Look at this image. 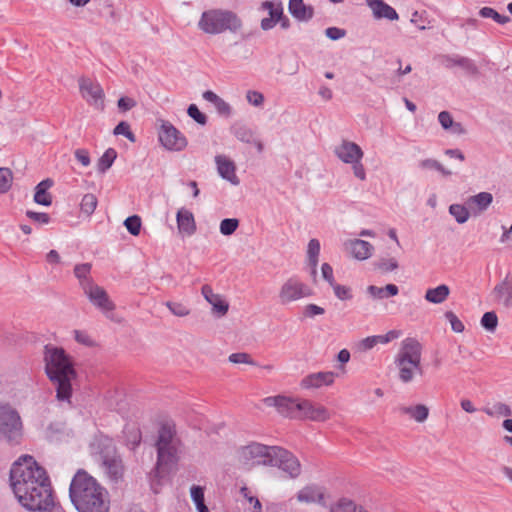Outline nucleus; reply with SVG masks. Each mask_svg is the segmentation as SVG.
I'll use <instances>...</instances> for the list:
<instances>
[{
  "mask_svg": "<svg viewBox=\"0 0 512 512\" xmlns=\"http://www.w3.org/2000/svg\"><path fill=\"white\" fill-rule=\"evenodd\" d=\"M310 295L311 291L307 285L296 278H289L280 288L279 301L286 305Z\"/></svg>",
  "mask_w": 512,
  "mask_h": 512,
  "instance_id": "f8f14e48",
  "label": "nucleus"
},
{
  "mask_svg": "<svg viewBox=\"0 0 512 512\" xmlns=\"http://www.w3.org/2000/svg\"><path fill=\"white\" fill-rule=\"evenodd\" d=\"M74 156L84 167H88L91 163L89 152L86 149H76Z\"/></svg>",
  "mask_w": 512,
  "mask_h": 512,
  "instance_id": "0e129e2a",
  "label": "nucleus"
},
{
  "mask_svg": "<svg viewBox=\"0 0 512 512\" xmlns=\"http://www.w3.org/2000/svg\"><path fill=\"white\" fill-rule=\"evenodd\" d=\"M481 325L489 332H494L498 325V317L494 311L486 312L481 318Z\"/></svg>",
  "mask_w": 512,
  "mask_h": 512,
  "instance_id": "49530a36",
  "label": "nucleus"
},
{
  "mask_svg": "<svg viewBox=\"0 0 512 512\" xmlns=\"http://www.w3.org/2000/svg\"><path fill=\"white\" fill-rule=\"evenodd\" d=\"M335 379V373L328 372H317L307 375L301 381V386L306 389L320 388L322 386H329L333 384Z\"/></svg>",
  "mask_w": 512,
  "mask_h": 512,
  "instance_id": "a878e982",
  "label": "nucleus"
},
{
  "mask_svg": "<svg viewBox=\"0 0 512 512\" xmlns=\"http://www.w3.org/2000/svg\"><path fill=\"white\" fill-rule=\"evenodd\" d=\"M117 157V153L113 148L107 149L99 158L97 168L100 173H105L113 164Z\"/></svg>",
  "mask_w": 512,
  "mask_h": 512,
  "instance_id": "ea45409f",
  "label": "nucleus"
},
{
  "mask_svg": "<svg viewBox=\"0 0 512 512\" xmlns=\"http://www.w3.org/2000/svg\"><path fill=\"white\" fill-rule=\"evenodd\" d=\"M320 254V242L317 239H311L308 243L307 257L309 265L312 268V274L316 275L318 258Z\"/></svg>",
  "mask_w": 512,
  "mask_h": 512,
  "instance_id": "4c0bfd02",
  "label": "nucleus"
},
{
  "mask_svg": "<svg viewBox=\"0 0 512 512\" xmlns=\"http://www.w3.org/2000/svg\"><path fill=\"white\" fill-rule=\"evenodd\" d=\"M165 305L170 312L177 317H185L190 314V309L182 303L168 301Z\"/></svg>",
  "mask_w": 512,
  "mask_h": 512,
  "instance_id": "8fccbe9b",
  "label": "nucleus"
},
{
  "mask_svg": "<svg viewBox=\"0 0 512 512\" xmlns=\"http://www.w3.org/2000/svg\"><path fill=\"white\" fill-rule=\"evenodd\" d=\"M0 435L12 444H18L23 436L21 417L10 405L0 406Z\"/></svg>",
  "mask_w": 512,
  "mask_h": 512,
  "instance_id": "6e6552de",
  "label": "nucleus"
},
{
  "mask_svg": "<svg viewBox=\"0 0 512 512\" xmlns=\"http://www.w3.org/2000/svg\"><path fill=\"white\" fill-rule=\"evenodd\" d=\"M179 444L174 428L169 425H162L156 442L157 463L155 469L157 475L168 471L178 462Z\"/></svg>",
  "mask_w": 512,
  "mask_h": 512,
  "instance_id": "20e7f679",
  "label": "nucleus"
},
{
  "mask_svg": "<svg viewBox=\"0 0 512 512\" xmlns=\"http://www.w3.org/2000/svg\"><path fill=\"white\" fill-rule=\"evenodd\" d=\"M100 463L104 473L111 481L118 482L120 479H122L125 467L118 453L103 459L100 461Z\"/></svg>",
  "mask_w": 512,
  "mask_h": 512,
  "instance_id": "412c9836",
  "label": "nucleus"
},
{
  "mask_svg": "<svg viewBox=\"0 0 512 512\" xmlns=\"http://www.w3.org/2000/svg\"><path fill=\"white\" fill-rule=\"evenodd\" d=\"M26 216L29 217L34 222L39 223V224L45 225L50 222V216L44 212H34L31 210H27Z\"/></svg>",
  "mask_w": 512,
  "mask_h": 512,
  "instance_id": "052dcab7",
  "label": "nucleus"
},
{
  "mask_svg": "<svg viewBox=\"0 0 512 512\" xmlns=\"http://www.w3.org/2000/svg\"><path fill=\"white\" fill-rule=\"evenodd\" d=\"M43 361L45 373L56 389L57 400L70 403L72 381L77 377L71 356L63 348L46 345Z\"/></svg>",
  "mask_w": 512,
  "mask_h": 512,
  "instance_id": "f03ea898",
  "label": "nucleus"
},
{
  "mask_svg": "<svg viewBox=\"0 0 512 512\" xmlns=\"http://www.w3.org/2000/svg\"><path fill=\"white\" fill-rule=\"evenodd\" d=\"M228 360L234 364H247L252 366L256 365L255 361L246 352L232 353Z\"/></svg>",
  "mask_w": 512,
  "mask_h": 512,
  "instance_id": "3c124183",
  "label": "nucleus"
},
{
  "mask_svg": "<svg viewBox=\"0 0 512 512\" xmlns=\"http://www.w3.org/2000/svg\"><path fill=\"white\" fill-rule=\"evenodd\" d=\"M394 364L398 370V378L404 384L412 382L417 374H422L420 363L411 364L394 360Z\"/></svg>",
  "mask_w": 512,
  "mask_h": 512,
  "instance_id": "c85d7f7f",
  "label": "nucleus"
},
{
  "mask_svg": "<svg viewBox=\"0 0 512 512\" xmlns=\"http://www.w3.org/2000/svg\"><path fill=\"white\" fill-rule=\"evenodd\" d=\"M272 453V462L269 466L278 467L292 479L297 478L301 474V464L291 452L282 447L275 446V450H272Z\"/></svg>",
  "mask_w": 512,
  "mask_h": 512,
  "instance_id": "9d476101",
  "label": "nucleus"
},
{
  "mask_svg": "<svg viewBox=\"0 0 512 512\" xmlns=\"http://www.w3.org/2000/svg\"><path fill=\"white\" fill-rule=\"evenodd\" d=\"M187 113L198 124H201V125H205L206 124L207 117L202 112H200V110L198 109V107L195 104H191L188 107Z\"/></svg>",
  "mask_w": 512,
  "mask_h": 512,
  "instance_id": "bf43d9fd",
  "label": "nucleus"
},
{
  "mask_svg": "<svg viewBox=\"0 0 512 512\" xmlns=\"http://www.w3.org/2000/svg\"><path fill=\"white\" fill-rule=\"evenodd\" d=\"M198 27L203 32L213 35L227 30L235 33L242 28V21L230 10L212 9L202 13Z\"/></svg>",
  "mask_w": 512,
  "mask_h": 512,
  "instance_id": "39448f33",
  "label": "nucleus"
},
{
  "mask_svg": "<svg viewBox=\"0 0 512 512\" xmlns=\"http://www.w3.org/2000/svg\"><path fill=\"white\" fill-rule=\"evenodd\" d=\"M201 293L204 299L212 306V313L218 317H222L227 314L229 304L226 302L220 294L213 292V289L209 285H203Z\"/></svg>",
  "mask_w": 512,
  "mask_h": 512,
  "instance_id": "4be33fe9",
  "label": "nucleus"
},
{
  "mask_svg": "<svg viewBox=\"0 0 512 512\" xmlns=\"http://www.w3.org/2000/svg\"><path fill=\"white\" fill-rule=\"evenodd\" d=\"M246 99L249 102V104L255 107H260L264 103V95L261 92L255 90L247 91Z\"/></svg>",
  "mask_w": 512,
  "mask_h": 512,
  "instance_id": "4d7b16f0",
  "label": "nucleus"
},
{
  "mask_svg": "<svg viewBox=\"0 0 512 512\" xmlns=\"http://www.w3.org/2000/svg\"><path fill=\"white\" fill-rule=\"evenodd\" d=\"M493 202V195L489 192H480L466 199V205L469 207L473 216H478L486 211Z\"/></svg>",
  "mask_w": 512,
  "mask_h": 512,
  "instance_id": "b1692460",
  "label": "nucleus"
},
{
  "mask_svg": "<svg viewBox=\"0 0 512 512\" xmlns=\"http://www.w3.org/2000/svg\"><path fill=\"white\" fill-rule=\"evenodd\" d=\"M53 186V180L47 178L41 181L35 187L34 201L43 206H50L52 204V196L48 193V189Z\"/></svg>",
  "mask_w": 512,
  "mask_h": 512,
  "instance_id": "f704fd0d",
  "label": "nucleus"
},
{
  "mask_svg": "<svg viewBox=\"0 0 512 512\" xmlns=\"http://www.w3.org/2000/svg\"><path fill=\"white\" fill-rule=\"evenodd\" d=\"M350 254L357 260H366L373 254L374 247L367 241L361 239H352L345 243Z\"/></svg>",
  "mask_w": 512,
  "mask_h": 512,
  "instance_id": "393cba45",
  "label": "nucleus"
},
{
  "mask_svg": "<svg viewBox=\"0 0 512 512\" xmlns=\"http://www.w3.org/2000/svg\"><path fill=\"white\" fill-rule=\"evenodd\" d=\"M445 317L449 321L451 328L454 332L461 333L464 331V324L452 311H447L445 313Z\"/></svg>",
  "mask_w": 512,
  "mask_h": 512,
  "instance_id": "5fc2aeb1",
  "label": "nucleus"
},
{
  "mask_svg": "<svg viewBox=\"0 0 512 512\" xmlns=\"http://www.w3.org/2000/svg\"><path fill=\"white\" fill-rule=\"evenodd\" d=\"M479 15L483 18H491L499 24H506L510 21V18L505 15L499 14L495 9L491 7H483L479 10Z\"/></svg>",
  "mask_w": 512,
  "mask_h": 512,
  "instance_id": "37998d69",
  "label": "nucleus"
},
{
  "mask_svg": "<svg viewBox=\"0 0 512 512\" xmlns=\"http://www.w3.org/2000/svg\"><path fill=\"white\" fill-rule=\"evenodd\" d=\"M113 133L115 135H124L131 142L135 141V136L130 129V125L125 121L118 123L114 128Z\"/></svg>",
  "mask_w": 512,
  "mask_h": 512,
  "instance_id": "864d4df0",
  "label": "nucleus"
},
{
  "mask_svg": "<svg viewBox=\"0 0 512 512\" xmlns=\"http://www.w3.org/2000/svg\"><path fill=\"white\" fill-rule=\"evenodd\" d=\"M397 411L401 415H408L418 423L426 421L429 415V408L424 404H417L415 406H399Z\"/></svg>",
  "mask_w": 512,
  "mask_h": 512,
  "instance_id": "72a5a7b5",
  "label": "nucleus"
},
{
  "mask_svg": "<svg viewBox=\"0 0 512 512\" xmlns=\"http://www.w3.org/2000/svg\"><path fill=\"white\" fill-rule=\"evenodd\" d=\"M441 63L443 64L444 67H446L448 69H450L454 66H459L471 74L477 73V67L474 64V62L471 59L464 57V56L443 55V56H441Z\"/></svg>",
  "mask_w": 512,
  "mask_h": 512,
  "instance_id": "c756f323",
  "label": "nucleus"
},
{
  "mask_svg": "<svg viewBox=\"0 0 512 512\" xmlns=\"http://www.w3.org/2000/svg\"><path fill=\"white\" fill-rule=\"evenodd\" d=\"M330 417L331 413L323 405L315 404L309 400L300 401L298 419L323 422L330 419Z\"/></svg>",
  "mask_w": 512,
  "mask_h": 512,
  "instance_id": "dca6fc26",
  "label": "nucleus"
},
{
  "mask_svg": "<svg viewBox=\"0 0 512 512\" xmlns=\"http://www.w3.org/2000/svg\"><path fill=\"white\" fill-rule=\"evenodd\" d=\"M69 497L78 512H109L108 492L83 469H79L73 476Z\"/></svg>",
  "mask_w": 512,
  "mask_h": 512,
  "instance_id": "f257e3e1",
  "label": "nucleus"
},
{
  "mask_svg": "<svg viewBox=\"0 0 512 512\" xmlns=\"http://www.w3.org/2000/svg\"><path fill=\"white\" fill-rule=\"evenodd\" d=\"M90 452L99 462L117 453L113 439L102 434L93 438Z\"/></svg>",
  "mask_w": 512,
  "mask_h": 512,
  "instance_id": "a211bd4d",
  "label": "nucleus"
},
{
  "mask_svg": "<svg viewBox=\"0 0 512 512\" xmlns=\"http://www.w3.org/2000/svg\"><path fill=\"white\" fill-rule=\"evenodd\" d=\"M331 287L333 288L334 294L338 299L342 301L352 299L353 295L350 287L339 285L337 283H334V286Z\"/></svg>",
  "mask_w": 512,
  "mask_h": 512,
  "instance_id": "603ef678",
  "label": "nucleus"
},
{
  "mask_svg": "<svg viewBox=\"0 0 512 512\" xmlns=\"http://www.w3.org/2000/svg\"><path fill=\"white\" fill-rule=\"evenodd\" d=\"M422 358V345L412 337L405 338L400 345V348L395 355L394 360L406 363H420Z\"/></svg>",
  "mask_w": 512,
  "mask_h": 512,
  "instance_id": "4468645a",
  "label": "nucleus"
},
{
  "mask_svg": "<svg viewBox=\"0 0 512 512\" xmlns=\"http://www.w3.org/2000/svg\"><path fill=\"white\" fill-rule=\"evenodd\" d=\"M300 401V399H293L282 395L270 396L263 399L266 406L275 407L282 416L295 419H298L299 416Z\"/></svg>",
  "mask_w": 512,
  "mask_h": 512,
  "instance_id": "ddd939ff",
  "label": "nucleus"
},
{
  "mask_svg": "<svg viewBox=\"0 0 512 512\" xmlns=\"http://www.w3.org/2000/svg\"><path fill=\"white\" fill-rule=\"evenodd\" d=\"M260 9L268 12V17H265L260 22V27L263 31L273 29L279 21L280 16L284 11L283 5L279 0L264 1L261 3Z\"/></svg>",
  "mask_w": 512,
  "mask_h": 512,
  "instance_id": "6ab92c4d",
  "label": "nucleus"
},
{
  "mask_svg": "<svg viewBox=\"0 0 512 512\" xmlns=\"http://www.w3.org/2000/svg\"><path fill=\"white\" fill-rule=\"evenodd\" d=\"M158 137L163 147L170 151H182L187 146L185 136L168 121L162 122Z\"/></svg>",
  "mask_w": 512,
  "mask_h": 512,
  "instance_id": "9b49d317",
  "label": "nucleus"
},
{
  "mask_svg": "<svg viewBox=\"0 0 512 512\" xmlns=\"http://www.w3.org/2000/svg\"><path fill=\"white\" fill-rule=\"evenodd\" d=\"M13 173L9 168H0V194L6 193L12 186Z\"/></svg>",
  "mask_w": 512,
  "mask_h": 512,
  "instance_id": "a18cd8bd",
  "label": "nucleus"
},
{
  "mask_svg": "<svg viewBox=\"0 0 512 512\" xmlns=\"http://www.w3.org/2000/svg\"><path fill=\"white\" fill-rule=\"evenodd\" d=\"M450 295V288L446 284H441L435 288L426 290L424 299L432 304H441L447 300Z\"/></svg>",
  "mask_w": 512,
  "mask_h": 512,
  "instance_id": "c9c22d12",
  "label": "nucleus"
},
{
  "mask_svg": "<svg viewBox=\"0 0 512 512\" xmlns=\"http://www.w3.org/2000/svg\"><path fill=\"white\" fill-rule=\"evenodd\" d=\"M288 10L298 21H309L314 15L313 7L306 5L303 0H289Z\"/></svg>",
  "mask_w": 512,
  "mask_h": 512,
  "instance_id": "7c9ffc66",
  "label": "nucleus"
},
{
  "mask_svg": "<svg viewBox=\"0 0 512 512\" xmlns=\"http://www.w3.org/2000/svg\"><path fill=\"white\" fill-rule=\"evenodd\" d=\"M449 213L455 218L456 222L463 224L468 221L471 211L469 207L461 204H452L449 206Z\"/></svg>",
  "mask_w": 512,
  "mask_h": 512,
  "instance_id": "58836bf2",
  "label": "nucleus"
},
{
  "mask_svg": "<svg viewBox=\"0 0 512 512\" xmlns=\"http://www.w3.org/2000/svg\"><path fill=\"white\" fill-rule=\"evenodd\" d=\"M367 293L371 298L375 300H382L396 296L399 293V289L395 284H387L384 287L369 285L367 287Z\"/></svg>",
  "mask_w": 512,
  "mask_h": 512,
  "instance_id": "e433bc0d",
  "label": "nucleus"
},
{
  "mask_svg": "<svg viewBox=\"0 0 512 512\" xmlns=\"http://www.w3.org/2000/svg\"><path fill=\"white\" fill-rule=\"evenodd\" d=\"M215 162L217 164L218 173L223 179H226L233 185L239 184V179L235 173L236 167L233 161L224 155H217Z\"/></svg>",
  "mask_w": 512,
  "mask_h": 512,
  "instance_id": "bb28decb",
  "label": "nucleus"
},
{
  "mask_svg": "<svg viewBox=\"0 0 512 512\" xmlns=\"http://www.w3.org/2000/svg\"><path fill=\"white\" fill-rule=\"evenodd\" d=\"M50 482L46 470L32 456L24 455L15 461L10 470V486L15 495H26L27 489Z\"/></svg>",
  "mask_w": 512,
  "mask_h": 512,
  "instance_id": "7ed1b4c3",
  "label": "nucleus"
},
{
  "mask_svg": "<svg viewBox=\"0 0 512 512\" xmlns=\"http://www.w3.org/2000/svg\"><path fill=\"white\" fill-rule=\"evenodd\" d=\"M438 121L445 130L450 129L454 124L452 115L448 111L440 112L438 115Z\"/></svg>",
  "mask_w": 512,
  "mask_h": 512,
  "instance_id": "e2e57ef3",
  "label": "nucleus"
},
{
  "mask_svg": "<svg viewBox=\"0 0 512 512\" xmlns=\"http://www.w3.org/2000/svg\"><path fill=\"white\" fill-rule=\"evenodd\" d=\"M91 268L92 265L90 263L77 264L74 267V275L83 292L95 284L91 277Z\"/></svg>",
  "mask_w": 512,
  "mask_h": 512,
  "instance_id": "473e14b6",
  "label": "nucleus"
},
{
  "mask_svg": "<svg viewBox=\"0 0 512 512\" xmlns=\"http://www.w3.org/2000/svg\"><path fill=\"white\" fill-rule=\"evenodd\" d=\"M418 166L423 170H436L444 176H450L452 174L450 170L444 168L443 165L435 159L421 160L419 161Z\"/></svg>",
  "mask_w": 512,
  "mask_h": 512,
  "instance_id": "79ce46f5",
  "label": "nucleus"
},
{
  "mask_svg": "<svg viewBox=\"0 0 512 512\" xmlns=\"http://www.w3.org/2000/svg\"><path fill=\"white\" fill-rule=\"evenodd\" d=\"M402 334L403 333L401 330L394 329V330L388 331L384 335H375V336H376L378 344H387L395 339L400 338L402 336Z\"/></svg>",
  "mask_w": 512,
  "mask_h": 512,
  "instance_id": "6e6d98bb",
  "label": "nucleus"
},
{
  "mask_svg": "<svg viewBox=\"0 0 512 512\" xmlns=\"http://www.w3.org/2000/svg\"><path fill=\"white\" fill-rule=\"evenodd\" d=\"M17 502L29 512H49L55 506L51 481L27 489L26 495H15Z\"/></svg>",
  "mask_w": 512,
  "mask_h": 512,
  "instance_id": "423d86ee",
  "label": "nucleus"
},
{
  "mask_svg": "<svg viewBox=\"0 0 512 512\" xmlns=\"http://www.w3.org/2000/svg\"><path fill=\"white\" fill-rule=\"evenodd\" d=\"M93 306L102 313L108 314L115 309V304L108 296L107 292L101 286L94 284L83 292Z\"/></svg>",
  "mask_w": 512,
  "mask_h": 512,
  "instance_id": "2eb2a0df",
  "label": "nucleus"
},
{
  "mask_svg": "<svg viewBox=\"0 0 512 512\" xmlns=\"http://www.w3.org/2000/svg\"><path fill=\"white\" fill-rule=\"evenodd\" d=\"M177 226L181 233L192 235L196 231V224L193 214L184 208L178 210L176 215Z\"/></svg>",
  "mask_w": 512,
  "mask_h": 512,
  "instance_id": "2f4dec72",
  "label": "nucleus"
},
{
  "mask_svg": "<svg viewBox=\"0 0 512 512\" xmlns=\"http://www.w3.org/2000/svg\"><path fill=\"white\" fill-rule=\"evenodd\" d=\"M366 4L372 11L373 18L376 20L386 19L396 21L399 19L396 10L384 0H366Z\"/></svg>",
  "mask_w": 512,
  "mask_h": 512,
  "instance_id": "5701e85b",
  "label": "nucleus"
},
{
  "mask_svg": "<svg viewBox=\"0 0 512 512\" xmlns=\"http://www.w3.org/2000/svg\"><path fill=\"white\" fill-rule=\"evenodd\" d=\"M272 450H275V446L252 442L237 450V461L245 469L259 465L269 466L273 457Z\"/></svg>",
  "mask_w": 512,
  "mask_h": 512,
  "instance_id": "0eeeda50",
  "label": "nucleus"
},
{
  "mask_svg": "<svg viewBox=\"0 0 512 512\" xmlns=\"http://www.w3.org/2000/svg\"><path fill=\"white\" fill-rule=\"evenodd\" d=\"M97 203H98V200L94 194H92V193L85 194L81 200L80 209L84 214H86L87 216H90L94 213V211L97 207Z\"/></svg>",
  "mask_w": 512,
  "mask_h": 512,
  "instance_id": "a19ab883",
  "label": "nucleus"
},
{
  "mask_svg": "<svg viewBox=\"0 0 512 512\" xmlns=\"http://www.w3.org/2000/svg\"><path fill=\"white\" fill-rule=\"evenodd\" d=\"M239 226V221L236 218H226L220 223V232L225 236L233 234Z\"/></svg>",
  "mask_w": 512,
  "mask_h": 512,
  "instance_id": "09e8293b",
  "label": "nucleus"
},
{
  "mask_svg": "<svg viewBox=\"0 0 512 512\" xmlns=\"http://www.w3.org/2000/svg\"><path fill=\"white\" fill-rule=\"evenodd\" d=\"M74 339L79 343L87 347H93L95 345L94 340L90 337V335L82 330L74 331Z\"/></svg>",
  "mask_w": 512,
  "mask_h": 512,
  "instance_id": "13d9d810",
  "label": "nucleus"
},
{
  "mask_svg": "<svg viewBox=\"0 0 512 512\" xmlns=\"http://www.w3.org/2000/svg\"><path fill=\"white\" fill-rule=\"evenodd\" d=\"M322 277L329 283L330 286H334L335 279L333 276V268L328 263H323L321 266Z\"/></svg>",
  "mask_w": 512,
  "mask_h": 512,
  "instance_id": "338daca9",
  "label": "nucleus"
},
{
  "mask_svg": "<svg viewBox=\"0 0 512 512\" xmlns=\"http://www.w3.org/2000/svg\"><path fill=\"white\" fill-rule=\"evenodd\" d=\"M325 35L331 40H339L346 35V31L338 27H329L325 30Z\"/></svg>",
  "mask_w": 512,
  "mask_h": 512,
  "instance_id": "774afa93",
  "label": "nucleus"
},
{
  "mask_svg": "<svg viewBox=\"0 0 512 512\" xmlns=\"http://www.w3.org/2000/svg\"><path fill=\"white\" fill-rule=\"evenodd\" d=\"M492 296L496 304L505 309L512 307V276L507 274L501 282L492 290Z\"/></svg>",
  "mask_w": 512,
  "mask_h": 512,
  "instance_id": "aec40b11",
  "label": "nucleus"
},
{
  "mask_svg": "<svg viewBox=\"0 0 512 512\" xmlns=\"http://www.w3.org/2000/svg\"><path fill=\"white\" fill-rule=\"evenodd\" d=\"M350 165L352 167L354 176L361 181H365L366 180V170L364 168V165L362 164V159H358L357 162H353Z\"/></svg>",
  "mask_w": 512,
  "mask_h": 512,
  "instance_id": "680f3d73",
  "label": "nucleus"
},
{
  "mask_svg": "<svg viewBox=\"0 0 512 512\" xmlns=\"http://www.w3.org/2000/svg\"><path fill=\"white\" fill-rule=\"evenodd\" d=\"M190 493L195 505L204 503V490L202 487L193 485L191 487Z\"/></svg>",
  "mask_w": 512,
  "mask_h": 512,
  "instance_id": "69168bd1",
  "label": "nucleus"
},
{
  "mask_svg": "<svg viewBox=\"0 0 512 512\" xmlns=\"http://www.w3.org/2000/svg\"><path fill=\"white\" fill-rule=\"evenodd\" d=\"M79 91L82 98L97 110L104 109L105 93L100 83L88 77L78 79Z\"/></svg>",
  "mask_w": 512,
  "mask_h": 512,
  "instance_id": "1a4fd4ad",
  "label": "nucleus"
},
{
  "mask_svg": "<svg viewBox=\"0 0 512 512\" xmlns=\"http://www.w3.org/2000/svg\"><path fill=\"white\" fill-rule=\"evenodd\" d=\"M333 151L336 157L345 164L357 162L358 159H363L364 156V152L358 144L346 139L336 145Z\"/></svg>",
  "mask_w": 512,
  "mask_h": 512,
  "instance_id": "f3484780",
  "label": "nucleus"
},
{
  "mask_svg": "<svg viewBox=\"0 0 512 512\" xmlns=\"http://www.w3.org/2000/svg\"><path fill=\"white\" fill-rule=\"evenodd\" d=\"M296 498L302 503H322L324 501V489L318 485H307L298 491Z\"/></svg>",
  "mask_w": 512,
  "mask_h": 512,
  "instance_id": "cd10ccee",
  "label": "nucleus"
},
{
  "mask_svg": "<svg viewBox=\"0 0 512 512\" xmlns=\"http://www.w3.org/2000/svg\"><path fill=\"white\" fill-rule=\"evenodd\" d=\"M141 218L138 215L129 216L124 221V226L130 234L137 236L141 230Z\"/></svg>",
  "mask_w": 512,
  "mask_h": 512,
  "instance_id": "de8ad7c7",
  "label": "nucleus"
},
{
  "mask_svg": "<svg viewBox=\"0 0 512 512\" xmlns=\"http://www.w3.org/2000/svg\"><path fill=\"white\" fill-rule=\"evenodd\" d=\"M235 137L244 143H252L254 141V132L245 125H238L234 127Z\"/></svg>",
  "mask_w": 512,
  "mask_h": 512,
  "instance_id": "c03bdc74",
  "label": "nucleus"
}]
</instances>
